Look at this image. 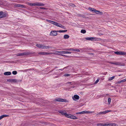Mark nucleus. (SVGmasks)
Instances as JSON below:
<instances>
[{
  "mask_svg": "<svg viewBox=\"0 0 126 126\" xmlns=\"http://www.w3.org/2000/svg\"><path fill=\"white\" fill-rule=\"evenodd\" d=\"M46 21L47 22H48L52 24H53L58 27H60L62 28H63L64 29H65V28H64V27L60 24L54 21H52L47 19L46 20Z\"/></svg>",
  "mask_w": 126,
  "mask_h": 126,
  "instance_id": "1",
  "label": "nucleus"
},
{
  "mask_svg": "<svg viewBox=\"0 0 126 126\" xmlns=\"http://www.w3.org/2000/svg\"><path fill=\"white\" fill-rule=\"evenodd\" d=\"M36 46L38 47L41 48H42L47 49L48 48H50V47L49 46H44L43 45L41 44H38L36 45Z\"/></svg>",
  "mask_w": 126,
  "mask_h": 126,
  "instance_id": "2",
  "label": "nucleus"
},
{
  "mask_svg": "<svg viewBox=\"0 0 126 126\" xmlns=\"http://www.w3.org/2000/svg\"><path fill=\"white\" fill-rule=\"evenodd\" d=\"M64 111H58L59 113H61V114L65 116L66 117L69 118L70 117V115H71L70 114H67L66 112H64Z\"/></svg>",
  "mask_w": 126,
  "mask_h": 126,
  "instance_id": "3",
  "label": "nucleus"
},
{
  "mask_svg": "<svg viewBox=\"0 0 126 126\" xmlns=\"http://www.w3.org/2000/svg\"><path fill=\"white\" fill-rule=\"evenodd\" d=\"M58 31L55 30L51 31L49 35L52 36H55L57 35L58 34Z\"/></svg>",
  "mask_w": 126,
  "mask_h": 126,
  "instance_id": "4",
  "label": "nucleus"
},
{
  "mask_svg": "<svg viewBox=\"0 0 126 126\" xmlns=\"http://www.w3.org/2000/svg\"><path fill=\"white\" fill-rule=\"evenodd\" d=\"M44 5H45V4L40 2H36L35 3H32V6H42Z\"/></svg>",
  "mask_w": 126,
  "mask_h": 126,
  "instance_id": "5",
  "label": "nucleus"
},
{
  "mask_svg": "<svg viewBox=\"0 0 126 126\" xmlns=\"http://www.w3.org/2000/svg\"><path fill=\"white\" fill-rule=\"evenodd\" d=\"M55 101H58L59 102H68V101L64 99L61 98H57L55 99Z\"/></svg>",
  "mask_w": 126,
  "mask_h": 126,
  "instance_id": "6",
  "label": "nucleus"
},
{
  "mask_svg": "<svg viewBox=\"0 0 126 126\" xmlns=\"http://www.w3.org/2000/svg\"><path fill=\"white\" fill-rule=\"evenodd\" d=\"M63 50L66 51H77L79 52L80 51V50L77 49H74L72 48H70L69 49H63Z\"/></svg>",
  "mask_w": 126,
  "mask_h": 126,
  "instance_id": "7",
  "label": "nucleus"
},
{
  "mask_svg": "<svg viewBox=\"0 0 126 126\" xmlns=\"http://www.w3.org/2000/svg\"><path fill=\"white\" fill-rule=\"evenodd\" d=\"M93 112L90 111H83L79 112L76 113V114H84L85 113H91Z\"/></svg>",
  "mask_w": 126,
  "mask_h": 126,
  "instance_id": "8",
  "label": "nucleus"
},
{
  "mask_svg": "<svg viewBox=\"0 0 126 126\" xmlns=\"http://www.w3.org/2000/svg\"><path fill=\"white\" fill-rule=\"evenodd\" d=\"M114 53L115 54L117 55H126V53L123 51H116Z\"/></svg>",
  "mask_w": 126,
  "mask_h": 126,
  "instance_id": "9",
  "label": "nucleus"
},
{
  "mask_svg": "<svg viewBox=\"0 0 126 126\" xmlns=\"http://www.w3.org/2000/svg\"><path fill=\"white\" fill-rule=\"evenodd\" d=\"M7 14L5 13L3 11L0 12V18L4 17L7 16Z\"/></svg>",
  "mask_w": 126,
  "mask_h": 126,
  "instance_id": "10",
  "label": "nucleus"
},
{
  "mask_svg": "<svg viewBox=\"0 0 126 126\" xmlns=\"http://www.w3.org/2000/svg\"><path fill=\"white\" fill-rule=\"evenodd\" d=\"M38 54H39L45 55L52 54V53H51L45 52H40L38 53Z\"/></svg>",
  "mask_w": 126,
  "mask_h": 126,
  "instance_id": "11",
  "label": "nucleus"
},
{
  "mask_svg": "<svg viewBox=\"0 0 126 126\" xmlns=\"http://www.w3.org/2000/svg\"><path fill=\"white\" fill-rule=\"evenodd\" d=\"M52 53V54H57V55H60L61 56H64H64L67 57V56H66L65 55H63L62 54H59V53H60V51H56L54 52V53Z\"/></svg>",
  "mask_w": 126,
  "mask_h": 126,
  "instance_id": "12",
  "label": "nucleus"
},
{
  "mask_svg": "<svg viewBox=\"0 0 126 126\" xmlns=\"http://www.w3.org/2000/svg\"><path fill=\"white\" fill-rule=\"evenodd\" d=\"M27 54V52H23V53H18L16 54V55L19 56H23L25 55H26Z\"/></svg>",
  "mask_w": 126,
  "mask_h": 126,
  "instance_id": "13",
  "label": "nucleus"
},
{
  "mask_svg": "<svg viewBox=\"0 0 126 126\" xmlns=\"http://www.w3.org/2000/svg\"><path fill=\"white\" fill-rule=\"evenodd\" d=\"M73 99L74 100L76 101L77 99H79V96L77 95H75L72 97Z\"/></svg>",
  "mask_w": 126,
  "mask_h": 126,
  "instance_id": "14",
  "label": "nucleus"
},
{
  "mask_svg": "<svg viewBox=\"0 0 126 126\" xmlns=\"http://www.w3.org/2000/svg\"><path fill=\"white\" fill-rule=\"evenodd\" d=\"M15 6L16 7H20L21 8H24L25 7V6L24 5L18 4H16L15 5Z\"/></svg>",
  "mask_w": 126,
  "mask_h": 126,
  "instance_id": "15",
  "label": "nucleus"
},
{
  "mask_svg": "<svg viewBox=\"0 0 126 126\" xmlns=\"http://www.w3.org/2000/svg\"><path fill=\"white\" fill-rule=\"evenodd\" d=\"M85 39H86L87 40H95V39H96L94 37H87L86 38H85Z\"/></svg>",
  "mask_w": 126,
  "mask_h": 126,
  "instance_id": "16",
  "label": "nucleus"
},
{
  "mask_svg": "<svg viewBox=\"0 0 126 126\" xmlns=\"http://www.w3.org/2000/svg\"><path fill=\"white\" fill-rule=\"evenodd\" d=\"M70 118L71 119H78L77 117H76L75 116L71 114V115H70Z\"/></svg>",
  "mask_w": 126,
  "mask_h": 126,
  "instance_id": "17",
  "label": "nucleus"
},
{
  "mask_svg": "<svg viewBox=\"0 0 126 126\" xmlns=\"http://www.w3.org/2000/svg\"><path fill=\"white\" fill-rule=\"evenodd\" d=\"M71 52L67 51H60V53L63 54H70Z\"/></svg>",
  "mask_w": 126,
  "mask_h": 126,
  "instance_id": "18",
  "label": "nucleus"
},
{
  "mask_svg": "<svg viewBox=\"0 0 126 126\" xmlns=\"http://www.w3.org/2000/svg\"><path fill=\"white\" fill-rule=\"evenodd\" d=\"M7 80L11 82H16L17 81V80L15 79H9L8 80Z\"/></svg>",
  "mask_w": 126,
  "mask_h": 126,
  "instance_id": "19",
  "label": "nucleus"
},
{
  "mask_svg": "<svg viewBox=\"0 0 126 126\" xmlns=\"http://www.w3.org/2000/svg\"><path fill=\"white\" fill-rule=\"evenodd\" d=\"M4 74L5 75H9L11 74V73L10 72H4Z\"/></svg>",
  "mask_w": 126,
  "mask_h": 126,
  "instance_id": "20",
  "label": "nucleus"
},
{
  "mask_svg": "<svg viewBox=\"0 0 126 126\" xmlns=\"http://www.w3.org/2000/svg\"><path fill=\"white\" fill-rule=\"evenodd\" d=\"M95 13L96 14H99L100 15H102L103 14V13L102 12H101L98 11H97L95 9Z\"/></svg>",
  "mask_w": 126,
  "mask_h": 126,
  "instance_id": "21",
  "label": "nucleus"
},
{
  "mask_svg": "<svg viewBox=\"0 0 126 126\" xmlns=\"http://www.w3.org/2000/svg\"><path fill=\"white\" fill-rule=\"evenodd\" d=\"M126 81V78L124 79H123V80H121L120 81H118L117 83H122V82H125V81Z\"/></svg>",
  "mask_w": 126,
  "mask_h": 126,
  "instance_id": "22",
  "label": "nucleus"
},
{
  "mask_svg": "<svg viewBox=\"0 0 126 126\" xmlns=\"http://www.w3.org/2000/svg\"><path fill=\"white\" fill-rule=\"evenodd\" d=\"M111 111H103V112H101L100 113L101 114H104L107 113H108V112H110Z\"/></svg>",
  "mask_w": 126,
  "mask_h": 126,
  "instance_id": "23",
  "label": "nucleus"
},
{
  "mask_svg": "<svg viewBox=\"0 0 126 126\" xmlns=\"http://www.w3.org/2000/svg\"><path fill=\"white\" fill-rule=\"evenodd\" d=\"M69 35L65 34L63 38L64 39H67L69 38Z\"/></svg>",
  "mask_w": 126,
  "mask_h": 126,
  "instance_id": "24",
  "label": "nucleus"
},
{
  "mask_svg": "<svg viewBox=\"0 0 126 126\" xmlns=\"http://www.w3.org/2000/svg\"><path fill=\"white\" fill-rule=\"evenodd\" d=\"M89 9L92 12H94L95 11V9L93 8H89Z\"/></svg>",
  "mask_w": 126,
  "mask_h": 126,
  "instance_id": "25",
  "label": "nucleus"
},
{
  "mask_svg": "<svg viewBox=\"0 0 126 126\" xmlns=\"http://www.w3.org/2000/svg\"><path fill=\"white\" fill-rule=\"evenodd\" d=\"M58 32L60 33H63L67 32V30H60L59 31H58Z\"/></svg>",
  "mask_w": 126,
  "mask_h": 126,
  "instance_id": "26",
  "label": "nucleus"
},
{
  "mask_svg": "<svg viewBox=\"0 0 126 126\" xmlns=\"http://www.w3.org/2000/svg\"><path fill=\"white\" fill-rule=\"evenodd\" d=\"M98 126H105V124H103L102 123L98 124L97 125Z\"/></svg>",
  "mask_w": 126,
  "mask_h": 126,
  "instance_id": "27",
  "label": "nucleus"
},
{
  "mask_svg": "<svg viewBox=\"0 0 126 126\" xmlns=\"http://www.w3.org/2000/svg\"><path fill=\"white\" fill-rule=\"evenodd\" d=\"M113 64L116 65H120L121 64L119 62H114V63H113Z\"/></svg>",
  "mask_w": 126,
  "mask_h": 126,
  "instance_id": "28",
  "label": "nucleus"
},
{
  "mask_svg": "<svg viewBox=\"0 0 126 126\" xmlns=\"http://www.w3.org/2000/svg\"><path fill=\"white\" fill-rule=\"evenodd\" d=\"M115 77V76H113L111 77L109 79V81H111Z\"/></svg>",
  "mask_w": 126,
  "mask_h": 126,
  "instance_id": "29",
  "label": "nucleus"
},
{
  "mask_svg": "<svg viewBox=\"0 0 126 126\" xmlns=\"http://www.w3.org/2000/svg\"><path fill=\"white\" fill-rule=\"evenodd\" d=\"M43 100L42 99H39L38 100V103H41L42 102H43Z\"/></svg>",
  "mask_w": 126,
  "mask_h": 126,
  "instance_id": "30",
  "label": "nucleus"
},
{
  "mask_svg": "<svg viewBox=\"0 0 126 126\" xmlns=\"http://www.w3.org/2000/svg\"><path fill=\"white\" fill-rule=\"evenodd\" d=\"M66 84H70L71 85H73L74 84V82H67Z\"/></svg>",
  "mask_w": 126,
  "mask_h": 126,
  "instance_id": "31",
  "label": "nucleus"
},
{
  "mask_svg": "<svg viewBox=\"0 0 126 126\" xmlns=\"http://www.w3.org/2000/svg\"><path fill=\"white\" fill-rule=\"evenodd\" d=\"M81 32L82 33H85L86 32V31L84 30H81Z\"/></svg>",
  "mask_w": 126,
  "mask_h": 126,
  "instance_id": "32",
  "label": "nucleus"
},
{
  "mask_svg": "<svg viewBox=\"0 0 126 126\" xmlns=\"http://www.w3.org/2000/svg\"><path fill=\"white\" fill-rule=\"evenodd\" d=\"M111 101V99L110 98H109L108 99V102L109 104H110Z\"/></svg>",
  "mask_w": 126,
  "mask_h": 126,
  "instance_id": "33",
  "label": "nucleus"
},
{
  "mask_svg": "<svg viewBox=\"0 0 126 126\" xmlns=\"http://www.w3.org/2000/svg\"><path fill=\"white\" fill-rule=\"evenodd\" d=\"M12 73L14 75H16L17 73V72L16 71H13L12 72Z\"/></svg>",
  "mask_w": 126,
  "mask_h": 126,
  "instance_id": "34",
  "label": "nucleus"
},
{
  "mask_svg": "<svg viewBox=\"0 0 126 126\" xmlns=\"http://www.w3.org/2000/svg\"><path fill=\"white\" fill-rule=\"evenodd\" d=\"M70 76V75L69 74H64V76Z\"/></svg>",
  "mask_w": 126,
  "mask_h": 126,
  "instance_id": "35",
  "label": "nucleus"
},
{
  "mask_svg": "<svg viewBox=\"0 0 126 126\" xmlns=\"http://www.w3.org/2000/svg\"><path fill=\"white\" fill-rule=\"evenodd\" d=\"M99 80V79H98L95 82V83L96 84L98 82Z\"/></svg>",
  "mask_w": 126,
  "mask_h": 126,
  "instance_id": "36",
  "label": "nucleus"
},
{
  "mask_svg": "<svg viewBox=\"0 0 126 126\" xmlns=\"http://www.w3.org/2000/svg\"><path fill=\"white\" fill-rule=\"evenodd\" d=\"M111 126H116V124L115 123H113L111 124Z\"/></svg>",
  "mask_w": 126,
  "mask_h": 126,
  "instance_id": "37",
  "label": "nucleus"
},
{
  "mask_svg": "<svg viewBox=\"0 0 126 126\" xmlns=\"http://www.w3.org/2000/svg\"><path fill=\"white\" fill-rule=\"evenodd\" d=\"M105 126H111V124H105Z\"/></svg>",
  "mask_w": 126,
  "mask_h": 126,
  "instance_id": "38",
  "label": "nucleus"
},
{
  "mask_svg": "<svg viewBox=\"0 0 126 126\" xmlns=\"http://www.w3.org/2000/svg\"><path fill=\"white\" fill-rule=\"evenodd\" d=\"M3 118L5 117H8L9 116V115H3Z\"/></svg>",
  "mask_w": 126,
  "mask_h": 126,
  "instance_id": "39",
  "label": "nucleus"
},
{
  "mask_svg": "<svg viewBox=\"0 0 126 126\" xmlns=\"http://www.w3.org/2000/svg\"><path fill=\"white\" fill-rule=\"evenodd\" d=\"M3 115H2L0 116V120L3 118Z\"/></svg>",
  "mask_w": 126,
  "mask_h": 126,
  "instance_id": "40",
  "label": "nucleus"
},
{
  "mask_svg": "<svg viewBox=\"0 0 126 126\" xmlns=\"http://www.w3.org/2000/svg\"><path fill=\"white\" fill-rule=\"evenodd\" d=\"M27 4L29 5H30V6H32V3H28Z\"/></svg>",
  "mask_w": 126,
  "mask_h": 126,
  "instance_id": "41",
  "label": "nucleus"
},
{
  "mask_svg": "<svg viewBox=\"0 0 126 126\" xmlns=\"http://www.w3.org/2000/svg\"><path fill=\"white\" fill-rule=\"evenodd\" d=\"M40 8L41 9H46V8L45 7H40Z\"/></svg>",
  "mask_w": 126,
  "mask_h": 126,
  "instance_id": "42",
  "label": "nucleus"
},
{
  "mask_svg": "<svg viewBox=\"0 0 126 126\" xmlns=\"http://www.w3.org/2000/svg\"><path fill=\"white\" fill-rule=\"evenodd\" d=\"M71 4V6L73 7H74L75 6V5L73 4Z\"/></svg>",
  "mask_w": 126,
  "mask_h": 126,
  "instance_id": "43",
  "label": "nucleus"
},
{
  "mask_svg": "<svg viewBox=\"0 0 126 126\" xmlns=\"http://www.w3.org/2000/svg\"><path fill=\"white\" fill-rule=\"evenodd\" d=\"M110 63H111V64H113V63H112V62H110Z\"/></svg>",
  "mask_w": 126,
  "mask_h": 126,
  "instance_id": "44",
  "label": "nucleus"
},
{
  "mask_svg": "<svg viewBox=\"0 0 126 126\" xmlns=\"http://www.w3.org/2000/svg\"><path fill=\"white\" fill-rule=\"evenodd\" d=\"M60 70H61L62 71H63V69H60Z\"/></svg>",
  "mask_w": 126,
  "mask_h": 126,
  "instance_id": "45",
  "label": "nucleus"
}]
</instances>
